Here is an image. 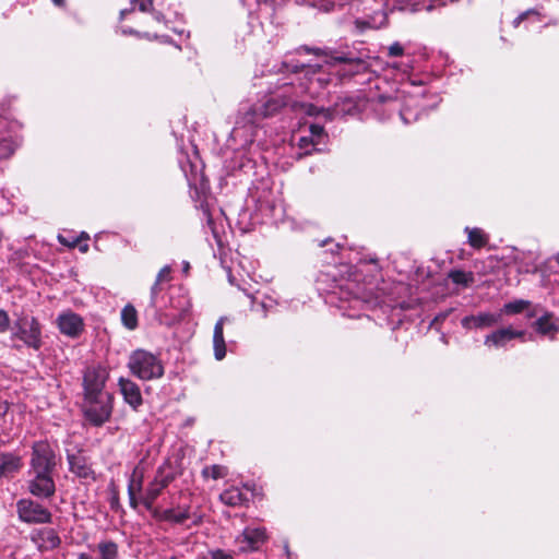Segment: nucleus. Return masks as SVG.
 <instances>
[{"label": "nucleus", "mask_w": 559, "mask_h": 559, "mask_svg": "<svg viewBox=\"0 0 559 559\" xmlns=\"http://www.w3.org/2000/svg\"><path fill=\"white\" fill-rule=\"evenodd\" d=\"M288 105L296 112H301L307 116L323 115L328 119L331 118V114L328 109L308 103L293 102L284 94L271 95L262 104H260V107L262 108L263 111L261 116L269 118L277 114L283 107Z\"/></svg>", "instance_id": "obj_1"}, {"label": "nucleus", "mask_w": 559, "mask_h": 559, "mask_svg": "<svg viewBox=\"0 0 559 559\" xmlns=\"http://www.w3.org/2000/svg\"><path fill=\"white\" fill-rule=\"evenodd\" d=\"M130 372L144 381L158 379L164 374L162 361L152 353L136 349L131 353L128 360Z\"/></svg>", "instance_id": "obj_2"}, {"label": "nucleus", "mask_w": 559, "mask_h": 559, "mask_svg": "<svg viewBox=\"0 0 559 559\" xmlns=\"http://www.w3.org/2000/svg\"><path fill=\"white\" fill-rule=\"evenodd\" d=\"M83 413L92 425L97 427L104 425L112 413V395L108 393L84 396Z\"/></svg>", "instance_id": "obj_3"}, {"label": "nucleus", "mask_w": 559, "mask_h": 559, "mask_svg": "<svg viewBox=\"0 0 559 559\" xmlns=\"http://www.w3.org/2000/svg\"><path fill=\"white\" fill-rule=\"evenodd\" d=\"M12 337L22 341L26 346L38 349L41 345L40 324L34 317H21L15 320Z\"/></svg>", "instance_id": "obj_4"}, {"label": "nucleus", "mask_w": 559, "mask_h": 559, "mask_svg": "<svg viewBox=\"0 0 559 559\" xmlns=\"http://www.w3.org/2000/svg\"><path fill=\"white\" fill-rule=\"evenodd\" d=\"M108 378L109 372L107 368L100 365L87 367L83 373L84 396L108 394V392L105 391Z\"/></svg>", "instance_id": "obj_5"}, {"label": "nucleus", "mask_w": 559, "mask_h": 559, "mask_svg": "<svg viewBox=\"0 0 559 559\" xmlns=\"http://www.w3.org/2000/svg\"><path fill=\"white\" fill-rule=\"evenodd\" d=\"M31 465L34 473H51L56 462L53 450L49 443L39 441L33 445Z\"/></svg>", "instance_id": "obj_6"}, {"label": "nucleus", "mask_w": 559, "mask_h": 559, "mask_svg": "<svg viewBox=\"0 0 559 559\" xmlns=\"http://www.w3.org/2000/svg\"><path fill=\"white\" fill-rule=\"evenodd\" d=\"M19 516L27 523H49L51 513L37 502L23 499L17 503Z\"/></svg>", "instance_id": "obj_7"}, {"label": "nucleus", "mask_w": 559, "mask_h": 559, "mask_svg": "<svg viewBox=\"0 0 559 559\" xmlns=\"http://www.w3.org/2000/svg\"><path fill=\"white\" fill-rule=\"evenodd\" d=\"M57 325L61 334L75 338L83 333L85 324L81 316L71 310H67L58 316Z\"/></svg>", "instance_id": "obj_8"}, {"label": "nucleus", "mask_w": 559, "mask_h": 559, "mask_svg": "<svg viewBox=\"0 0 559 559\" xmlns=\"http://www.w3.org/2000/svg\"><path fill=\"white\" fill-rule=\"evenodd\" d=\"M266 540V532L260 527H247L240 536L237 537V543L240 545L241 551H251L259 549Z\"/></svg>", "instance_id": "obj_9"}, {"label": "nucleus", "mask_w": 559, "mask_h": 559, "mask_svg": "<svg viewBox=\"0 0 559 559\" xmlns=\"http://www.w3.org/2000/svg\"><path fill=\"white\" fill-rule=\"evenodd\" d=\"M118 384L124 402L133 409H138L143 403L139 385L126 378H120Z\"/></svg>", "instance_id": "obj_10"}, {"label": "nucleus", "mask_w": 559, "mask_h": 559, "mask_svg": "<svg viewBox=\"0 0 559 559\" xmlns=\"http://www.w3.org/2000/svg\"><path fill=\"white\" fill-rule=\"evenodd\" d=\"M171 480L173 477L158 474L155 477V479L152 483H150L144 496L142 497V503L145 506L147 510L152 509L156 498L160 495L163 489L166 488Z\"/></svg>", "instance_id": "obj_11"}, {"label": "nucleus", "mask_w": 559, "mask_h": 559, "mask_svg": "<svg viewBox=\"0 0 559 559\" xmlns=\"http://www.w3.org/2000/svg\"><path fill=\"white\" fill-rule=\"evenodd\" d=\"M35 478L29 483V491L37 497H50L55 492V483L50 473H35Z\"/></svg>", "instance_id": "obj_12"}, {"label": "nucleus", "mask_w": 559, "mask_h": 559, "mask_svg": "<svg viewBox=\"0 0 559 559\" xmlns=\"http://www.w3.org/2000/svg\"><path fill=\"white\" fill-rule=\"evenodd\" d=\"M501 320V314H496L491 312H480L476 316H467L464 317L461 321L463 328L465 329H483L493 326L499 323Z\"/></svg>", "instance_id": "obj_13"}, {"label": "nucleus", "mask_w": 559, "mask_h": 559, "mask_svg": "<svg viewBox=\"0 0 559 559\" xmlns=\"http://www.w3.org/2000/svg\"><path fill=\"white\" fill-rule=\"evenodd\" d=\"M523 335V331H515L511 328L500 329L485 337V345L502 347L511 340L522 337Z\"/></svg>", "instance_id": "obj_14"}, {"label": "nucleus", "mask_w": 559, "mask_h": 559, "mask_svg": "<svg viewBox=\"0 0 559 559\" xmlns=\"http://www.w3.org/2000/svg\"><path fill=\"white\" fill-rule=\"evenodd\" d=\"M226 320V317L219 318L214 326L213 348L214 356L217 360H222L226 356V344L224 338V322Z\"/></svg>", "instance_id": "obj_15"}, {"label": "nucleus", "mask_w": 559, "mask_h": 559, "mask_svg": "<svg viewBox=\"0 0 559 559\" xmlns=\"http://www.w3.org/2000/svg\"><path fill=\"white\" fill-rule=\"evenodd\" d=\"M262 112L260 105L248 106L239 111L236 123L242 127L255 126L266 118L261 116Z\"/></svg>", "instance_id": "obj_16"}, {"label": "nucleus", "mask_w": 559, "mask_h": 559, "mask_svg": "<svg viewBox=\"0 0 559 559\" xmlns=\"http://www.w3.org/2000/svg\"><path fill=\"white\" fill-rule=\"evenodd\" d=\"M22 467L20 456L11 453L0 455V477L11 476Z\"/></svg>", "instance_id": "obj_17"}, {"label": "nucleus", "mask_w": 559, "mask_h": 559, "mask_svg": "<svg viewBox=\"0 0 559 559\" xmlns=\"http://www.w3.org/2000/svg\"><path fill=\"white\" fill-rule=\"evenodd\" d=\"M219 500L226 506L239 507L248 501V498L240 488L230 487L219 495Z\"/></svg>", "instance_id": "obj_18"}, {"label": "nucleus", "mask_w": 559, "mask_h": 559, "mask_svg": "<svg viewBox=\"0 0 559 559\" xmlns=\"http://www.w3.org/2000/svg\"><path fill=\"white\" fill-rule=\"evenodd\" d=\"M68 461L70 464L71 472L76 474L79 477L88 478L90 476H92L93 472L83 456L69 454Z\"/></svg>", "instance_id": "obj_19"}, {"label": "nucleus", "mask_w": 559, "mask_h": 559, "mask_svg": "<svg viewBox=\"0 0 559 559\" xmlns=\"http://www.w3.org/2000/svg\"><path fill=\"white\" fill-rule=\"evenodd\" d=\"M471 247L479 249L487 245L488 236L480 228H465Z\"/></svg>", "instance_id": "obj_20"}, {"label": "nucleus", "mask_w": 559, "mask_h": 559, "mask_svg": "<svg viewBox=\"0 0 559 559\" xmlns=\"http://www.w3.org/2000/svg\"><path fill=\"white\" fill-rule=\"evenodd\" d=\"M190 518L189 508L167 509L163 513V519L166 521L182 523Z\"/></svg>", "instance_id": "obj_21"}, {"label": "nucleus", "mask_w": 559, "mask_h": 559, "mask_svg": "<svg viewBox=\"0 0 559 559\" xmlns=\"http://www.w3.org/2000/svg\"><path fill=\"white\" fill-rule=\"evenodd\" d=\"M97 550L99 559H118V546L111 540L100 542Z\"/></svg>", "instance_id": "obj_22"}, {"label": "nucleus", "mask_w": 559, "mask_h": 559, "mask_svg": "<svg viewBox=\"0 0 559 559\" xmlns=\"http://www.w3.org/2000/svg\"><path fill=\"white\" fill-rule=\"evenodd\" d=\"M121 321L129 330H134L138 326V312L133 306L127 305L121 310Z\"/></svg>", "instance_id": "obj_23"}, {"label": "nucleus", "mask_w": 559, "mask_h": 559, "mask_svg": "<svg viewBox=\"0 0 559 559\" xmlns=\"http://www.w3.org/2000/svg\"><path fill=\"white\" fill-rule=\"evenodd\" d=\"M449 278L456 285H462L464 287H467L474 282V274H473V272H465L462 270H452L449 273Z\"/></svg>", "instance_id": "obj_24"}, {"label": "nucleus", "mask_w": 559, "mask_h": 559, "mask_svg": "<svg viewBox=\"0 0 559 559\" xmlns=\"http://www.w3.org/2000/svg\"><path fill=\"white\" fill-rule=\"evenodd\" d=\"M531 306V302L523 299H518L504 304L499 314H516L526 310Z\"/></svg>", "instance_id": "obj_25"}, {"label": "nucleus", "mask_w": 559, "mask_h": 559, "mask_svg": "<svg viewBox=\"0 0 559 559\" xmlns=\"http://www.w3.org/2000/svg\"><path fill=\"white\" fill-rule=\"evenodd\" d=\"M537 331L544 335H550L558 330L550 316H544L536 322Z\"/></svg>", "instance_id": "obj_26"}, {"label": "nucleus", "mask_w": 559, "mask_h": 559, "mask_svg": "<svg viewBox=\"0 0 559 559\" xmlns=\"http://www.w3.org/2000/svg\"><path fill=\"white\" fill-rule=\"evenodd\" d=\"M202 474L204 477H211L213 479H219L227 475L226 467L222 465H212L203 468Z\"/></svg>", "instance_id": "obj_27"}, {"label": "nucleus", "mask_w": 559, "mask_h": 559, "mask_svg": "<svg viewBox=\"0 0 559 559\" xmlns=\"http://www.w3.org/2000/svg\"><path fill=\"white\" fill-rule=\"evenodd\" d=\"M136 471L133 472V477L129 484V487H128V492H129V498H130V504L135 508L136 507V499H135V490H140L141 487H142V479H141V476L139 477V479L136 480L135 479V476H136Z\"/></svg>", "instance_id": "obj_28"}, {"label": "nucleus", "mask_w": 559, "mask_h": 559, "mask_svg": "<svg viewBox=\"0 0 559 559\" xmlns=\"http://www.w3.org/2000/svg\"><path fill=\"white\" fill-rule=\"evenodd\" d=\"M201 559H234V556L223 549H212L203 555Z\"/></svg>", "instance_id": "obj_29"}, {"label": "nucleus", "mask_w": 559, "mask_h": 559, "mask_svg": "<svg viewBox=\"0 0 559 559\" xmlns=\"http://www.w3.org/2000/svg\"><path fill=\"white\" fill-rule=\"evenodd\" d=\"M338 62H344V63H356L357 66H361L362 62L359 60V59H354V58H348L346 56H333V57H330L329 60H326V64H334V63H338Z\"/></svg>", "instance_id": "obj_30"}, {"label": "nucleus", "mask_w": 559, "mask_h": 559, "mask_svg": "<svg viewBox=\"0 0 559 559\" xmlns=\"http://www.w3.org/2000/svg\"><path fill=\"white\" fill-rule=\"evenodd\" d=\"M10 323L11 320L9 313L5 310L0 309V333L7 332L10 328Z\"/></svg>", "instance_id": "obj_31"}, {"label": "nucleus", "mask_w": 559, "mask_h": 559, "mask_svg": "<svg viewBox=\"0 0 559 559\" xmlns=\"http://www.w3.org/2000/svg\"><path fill=\"white\" fill-rule=\"evenodd\" d=\"M324 129L320 124H311L310 126V138H312L314 141H320V139L323 136Z\"/></svg>", "instance_id": "obj_32"}, {"label": "nucleus", "mask_w": 559, "mask_h": 559, "mask_svg": "<svg viewBox=\"0 0 559 559\" xmlns=\"http://www.w3.org/2000/svg\"><path fill=\"white\" fill-rule=\"evenodd\" d=\"M404 53V48L400 43H393L389 47V56L391 57H400Z\"/></svg>", "instance_id": "obj_33"}, {"label": "nucleus", "mask_w": 559, "mask_h": 559, "mask_svg": "<svg viewBox=\"0 0 559 559\" xmlns=\"http://www.w3.org/2000/svg\"><path fill=\"white\" fill-rule=\"evenodd\" d=\"M134 7H138L140 11H150L153 7V0H134Z\"/></svg>", "instance_id": "obj_34"}, {"label": "nucleus", "mask_w": 559, "mask_h": 559, "mask_svg": "<svg viewBox=\"0 0 559 559\" xmlns=\"http://www.w3.org/2000/svg\"><path fill=\"white\" fill-rule=\"evenodd\" d=\"M170 280V267L164 266L157 274V283L168 282Z\"/></svg>", "instance_id": "obj_35"}, {"label": "nucleus", "mask_w": 559, "mask_h": 559, "mask_svg": "<svg viewBox=\"0 0 559 559\" xmlns=\"http://www.w3.org/2000/svg\"><path fill=\"white\" fill-rule=\"evenodd\" d=\"M530 14H536V11L533 9H530V10L521 13L518 17L514 19L513 26L518 27L522 23V21H524Z\"/></svg>", "instance_id": "obj_36"}, {"label": "nucleus", "mask_w": 559, "mask_h": 559, "mask_svg": "<svg viewBox=\"0 0 559 559\" xmlns=\"http://www.w3.org/2000/svg\"><path fill=\"white\" fill-rule=\"evenodd\" d=\"M319 143H320V141H314V140H313L312 138H310V136H302V138H300V140H299V146H300L301 148H305V147H307V146H308V145H310V144H312V145H317V144H319Z\"/></svg>", "instance_id": "obj_37"}, {"label": "nucleus", "mask_w": 559, "mask_h": 559, "mask_svg": "<svg viewBox=\"0 0 559 559\" xmlns=\"http://www.w3.org/2000/svg\"><path fill=\"white\" fill-rule=\"evenodd\" d=\"M9 408L10 404L7 401L0 399V419L8 414Z\"/></svg>", "instance_id": "obj_38"}, {"label": "nucleus", "mask_w": 559, "mask_h": 559, "mask_svg": "<svg viewBox=\"0 0 559 559\" xmlns=\"http://www.w3.org/2000/svg\"><path fill=\"white\" fill-rule=\"evenodd\" d=\"M160 283H157V281H155L154 285L152 286V289H151V302L153 306L156 305V296H157V292H158V285Z\"/></svg>", "instance_id": "obj_39"}, {"label": "nucleus", "mask_w": 559, "mask_h": 559, "mask_svg": "<svg viewBox=\"0 0 559 559\" xmlns=\"http://www.w3.org/2000/svg\"><path fill=\"white\" fill-rule=\"evenodd\" d=\"M50 534H51V538H50L51 545L56 546L59 543V538L53 533H50Z\"/></svg>", "instance_id": "obj_40"}, {"label": "nucleus", "mask_w": 559, "mask_h": 559, "mask_svg": "<svg viewBox=\"0 0 559 559\" xmlns=\"http://www.w3.org/2000/svg\"><path fill=\"white\" fill-rule=\"evenodd\" d=\"M302 50H305L306 52H313L316 55H319L320 53V50L319 49H310L308 47H302L301 48Z\"/></svg>", "instance_id": "obj_41"}, {"label": "nucleus", "mask_w": 559, "mask_h": 559, "mask_svg": "<svg viewBox=\"0 0 559 559\" xmlns=\"http://www.w3.org/2000/svg\"><path fill=\"white\" fill-rule=\"evenodd\" d=\"M87 249H88V245H87V243H84L83 246H81V247H80V250H81L82 252H86V251H87Z\"/></svg>", "instance_id": "obj_42"}, {"label": "nucleus", "mask_w": 559, "mask_h": 559, "mask_svg": "<svg viewBox=\"0 0 559 559\" xmlns=\"http://www.w3.org/2000/svg\"><path fill=\"white\" fill-rule=\"evenodd\" d=\"M52 2L57 5H63L64 1L63 0H52Z\"/></svg>", "instance_id": "obj_43"}, {"label": "nucleus", "mask_w": 559, "mask_h": 559, "mask_svg": "<svg viewBox=\"0 0 559 559\" xmlns=\"http://www.w3.org/2000/svg\"><path fill=\"white\" fill-rule=\"evenodd\" d=\"M183 270H185V272H188V270H189V263L188 262L185 263Z\"/></svg>", "instance_id": "obj_44"}, {"label": "nucleus", "mask_w": 559, "mask_h": 559, "mask_svg": "<svg viewBox=\"0 0 559 559\" xmlns=\"http://www.w3.org/2000/svg\"><path fill=\"white\" fill-rule=\"evenodd\" d=\"M554 259L559 264V252L554 257Z\"/></svg>", "instance_id": "obj_45"}, {"label": "nucleus", "mask_w": 559, "mask_h": 559, "mask_svg": "<svg viewBox=\"0 0 559 559\" xmlns=\"http://www.w3.org/2000/svg\"><path fill=\"white\" fill-rule=\"evenodd\" d=\"M80 559H90V557H88L87 555L82 554V555L80 556Z\"/></svg>", "instance_id": "obj_46"}, {"label": "nucleus", "mask_w": 559, "mask_h": 559, "mask_svg": "<svg viewBox=\"0 0 559 559\" xmlns=\"http://www.w3.org/2000/svg\"><path fill=\"white\" fill-rule=\"evenodd\" d=\"M160 19H162V14L157 13V14H156V20H158V21H159Z\"/></svg>", "instance_id": "obj_47"}, {"label": "nucleus", "mask_w": 559, "mask_h": 559, "mask_svg": "<svg viewBox=\"0 0 559 559\" xmlns=\"http://www.w3.org/2000/svg\"><path fill=\"white\" fill-rule=\"evenodd\" d=\"M75 245H76V241L69 243L70 247H74Z\"/></svg>", "instance_id": "obj_48"}]
</instances>
